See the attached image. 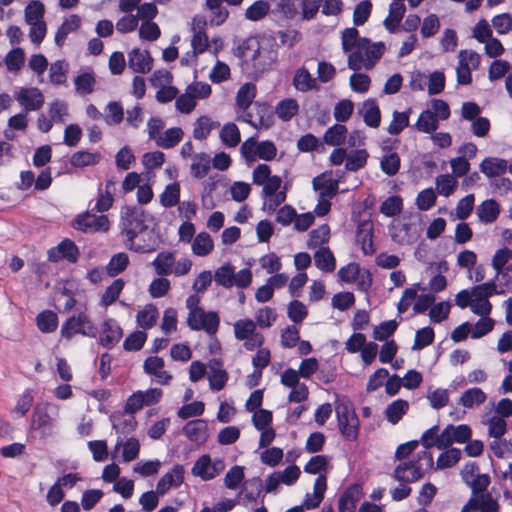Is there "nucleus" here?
<instances>
[{"instance_id": "obj_1", "label": "nucleus", "mask_w": 512, "mask_h": 512, "mask_svg": "<svg viewBox=\"0 0 512 512\" xmlns=\"http://www.w3.org/2000/svg\"><path fill=\"white\" fill-rule=\"evenodd\" d=\"M342 49L348 54V67L358 71L371 69L385 52L383 42L372 43L365 37H359L356 28H346L342 32Z\"/></svg>"}, {"instance_id": "obj_2", "label": "nucleus", "mask_w": 512, "mask_h": 512, "mask_svg": "<svg viewBox=\"0 0 512 512\" xmlns=\"http://www.w3.org/2000/svg\"><path fill=\"white\" fill-rule=\"evenodd\" d=\"M149 215L139 206H124L120 212L119 229L127 249L137 253H150L155 250L154 243L137 242L136 238L148 229Z\"/></svg>"}, {"instance_id": "obj_3", "label": "nucleus", "mask_w": 512, "mask_h": 512, "mask_svg": "<svg viewBox=\"0 0 512 512\" xmlns=\"http://www.w3.org/2000/svg\"><path fill=\"white\" fill-rule=\"evenodd\" d=\"M252 182L254 185L261 186V198L263 200V210L273 213L286 201L287 189L282 188V178L278 175H272L270 166L267 164H258L252 172Z\"/></svg>"}, {"instance_id": "obj_4", "label": "nucleus", "mask_w": 512, "mask_h": 512, "mask_svg": "<svg viewBox=\"0 0 512 512\" xmlns=\"http://www.w3.org/2000/svg\"><path fill=\"white\" fill-rule=\"evenodd\" d=\"M494 295H504L497 283L492 280L486 283L473 286L471 289H463L455 296V304L461 309L470 310L481 317L488 316L492 311V304L489 298Z\"/></svg>"}, {"instance_id": "obj_5", "label": "nucleus", "mask_w": 512, "mask_h": 512, "mask_svg": "<svg viewBox=\"0 0 512 512\" xmlns=\"http://www.w3.org/2000/svg\"><path fill=\"white\" fill-rule=\"evenodd\" d=\"M433 464L432 454L424 450L418 452L412 459L399 463L394 470L393 477L404 483L415 482L422 478L433 467Z\"/></svg>"}, {"instance_id": "obj_6", "label": "nucleus", "mask_w": 512, "mask_h": 512, "mask_svg": "<svg viewBox=\"0 0 512 512\" xmlns=\"http://www.w3.org/2000/svg\"><path fill=\"white\" fill-rule=\"evenodd\" d=\"M335 412L341 435L346 440H356L359 435V419L351 401L346 398L337 399Z\"/></svg>"}, {"instance_id": "obj_7", "label": "nucleus", "mask_w": 512, "mask_h": 512, "mask_svg": "<svg viewBox=\"0 0 512 512\" xmlns=\"http://www.w3.org/2000/svg\"><path fill=\"white\" fill-rule=\"evenodd\" d=\"M253 275L249 268H243L237 273L234 267L227 263L215 270L214 280L217 285L229 289L233 286L245 289L252 283Z\"/></svg>"}, {"instance_id": "obj_8", "label": "nucleus", "mask_w": 512, "mask_h": 512, "mask_svg": "<svg viewBox=\"0 0 512 512\" xmlns=\"http://www.w3.org/2000/svg\"><path fill=\"white\" fill-rule=\"evenodd\" d=\"M60 333L67 340H70L75 334L94 338L97 335V327L86 310H84L69 317L62 324Z\"/></svg>"}, {"instance_id": "obj_9", "label": "nucleus", "mask_w": 512, "mask_h": 512, "mask_svg": "<svg viewBox=\"0 0 512 512\" xmlns=\"http://www.w3.org/2000/svg\"><path fill=\"white\" fill-rule=\"evenodd\" d=\"M234 336L243 341V346L248 351H254L262 347L264 336L257 332L256 323L249 318L239 319L233 324Z\"/></svg>"}, {"instance_id": "obj_10", "label": "nucleus", "mask_w": 512, "mask_h": 512, "mask_svg": "<svg viewBox=\"0 0 512 512\" xmlns=\"http://www.w3.org/2000/svg\"><path fill=\"white\" fill-rule=\"evenodd\" d=\"M187 325L191 330L215 335L219 329L220 317L215 311L197 310L193 314H188Z\"/></svg>"}, {"instance_id": "obj_11", "label": "nucleus", "mask_w": 512, "mask_h": 512, "mask_svg": "<svg viewBox=\"0 0 512 512\" xmlns=\"http://www.w3.org/2000/svg\"><path fill=\"white\" fill-rule=\"evenodd\" d=\"M73 226L84 233L107 232L110 229V220L104 214L96 215L86 211L75 218Z\"/></svg>"}, {"instance_id": "obj_12", "label": "nucleus", "mask_w": 512, "mask_h": 512, "mask_svg": "<svg viewBox=\"0 0 512 512\" xmlns=\"http://www.w3.org/2000/svg\"><path fill=\"white\" fill-rule=\"evenodd\" d=\"M225 469V462L221 458L212 459L209 455H202L193 465L192 474L204 481L214 479Z\"/></svg>"}, {"instance_id": "obj_13", "label": "nucleus", "mask_w": 512, "mask_h": 512, "mask_svg": "<svg viewBox=\"0 0 512 512\" xmlns=\"http://www.w3.org/2000/svg\"><path fill=\"white\" fill-rule=\"evenodd\" d=\"M207 19L202 15H195L192 18L190 29L193 33L191 38L192 50L199 54L204 53L209 47V39L206 34Z\"/></svg>"}, {"instance_id": "obj_14", "label": "nucleus", "mask_w": 512, "mask_h": 512, "mask_svg": "<svg viewBox=\"0 0 512 512\" xmlns=\"http://www.w3.org/2000/svg\"><path fill=\"white\" fill-rule=\"evenodd\" d=\"M15 99L26 111H37L44 105V95L36 87H21L15 93Z\"/></svg>"}, {"instance_id": "obj_15", "label": "nucleus", "mask_w": 512, "mask_h": 512, "mask_svg": "<svg viewBox=\"0 0 512 512\" xmlns=\"http://www.w3.org/2000/svg\"><path fill=\"white\" fill-rule=\"evenodd\" d=\"M185 479V469L181 464H176L170 471L165 473L157 482V493L164 496L170 489L179 488Z\"/></svg>"}, {"instance_id": "obj_16", "label": "nucleus", "mask_w": 512, "mask_h": 512, "mask_svg": "<svg viewBox=\"0 0 512 512\" xmlns=\"http://www.w3.org/2000/svg\"><path fill=\"white\" fill-rule=\"evenodd\" d=\"M140 453V442L134 437L123 439L118 437L112 452V458L115 459L120 455L122 462L128 463L136 460Z\"/></svg>"}, {"instance_id": "obj_17", "label": "nucleus", "mask_w": 512, "mask_h": 512, "mask_svg": "<svg viewBox=\"0 0 512 512\" xmlns=\"http://www.w3.org/2000/svg\"><path fill=\"white\" fill-rule=\"evenodd\" d=\"M472 436L471 428L466 424L448 425L441 432V446L450 447L453 443L463 444L470 440Z\"/></svg>"}, {"instance_id": "obj_18", "label": "nucleus", "mask_w": 512, "mask_h": 512, "mask_svg": "<svg viewBox=\"0 0 512 512\" xmlns=\"http://www.w3.org/2000/svg\"><path fill=\"white\" fill-rule=\"evenodd\" d=\"M312 184L319 197L332 199L338 193L339 179L333 178L332 171L316 176Z\"/></svg>"}, {"instance_id": "obj_19", "label": "nucleus", "mask_w": 512, "mask_h": 512, "mask_svg": "<svg viewBox=\"0 0 512 512\" xmlns=\"http://www.w3.org/2000/svg\"><path fill=\"white\" fill-rule=\"evenodd\" d=\"M128 65L133 72L146 74L153 67V58L148 50L134 48L128 53Z\"/></svg>"}, {"instance_id": "obj_20", "label": "nucleus", "mask_w": 512, "mask_h": 512, "mask_svg": "<svg viewBox=\"0 0 512 512\" xmlns=\"http://www.w3.org/2000/svg\"><path fill=\"white\" fill-rule=\"evenodd\" d=\"M79 251L75 243L69 239H64L56 247L48 251L50 261L58 262L66 259L71 263H75L78 259Z\"/></svg>"}, {"instance_id": "obj_21", "label": "nucleus", "mask_w": 512, "mask_h": 512, "mask_svg": "<svg viewBox=\"0 0 512 512\" xmlns=\"http://www.w3.org/2000/svg\"><path fill=\"white\" fill-rule=\"evenodd\" d=\"M122 334L121 327L114 319H106L101 326L99 342L102 346L110 349L120 341Z\"/></svg>"}, {"instance_id": "obj_22", "label": "nucleus", "mask_w": 512, "mask_h": 512, "mask_svg": "<svg viewBox=\"0 0 512 512\" xmlns=\"http://www.w3.org/2000/svg\"><path fill=\"white\" fill-rule=\"evenodd\" d=\"M479 170L487 178H497L506 173L508 161L499 157H486L479 164Z\"/></svg>"}, {"instance_id": "obj_23", "label": "nucleus", "mask_w": 512, "mask_h": 512, "mask_svg": "<svg viewBox=\"0 0 512 512\" xmlns=\"http://www.w3.org/2000/svg\"><path fill=\"white\" fill-rule=\"evenodd\" d=\"M292 85L297 91L303 93L319 89L318 80L304 66L295 71Z\"/></svg>"}, {"instance_id": "obj_24", "label": "nucleus", "mask_w": 512, "mask_h": 512, "mask_svg": "<svg viewBox=\"0 0 512 512\" xmlns=\"http://www.w3.org/2000/svg\"><path fill=\"white\" fill-rule=\"evenodd\" d=\"M144 371L155 377L156 381L159 384L165 385L167 384L172 376L164 368V360L158 356L148 357L144 361Z\"/></svg>"}, {"instance_id": "obj_25", "label": "nucleus", "mask_w": 512, "mask_h": 512, "mask_svg": "<svg viewBox=\"0 0 512 512\" xmlns=\"http://www.w3.org/2000/svg\"><path fill=\"white\" fill-rule=\"evenodd\" d=\"M327 489V478L325 475H320L316 478L313 485V493H307L306 497L300 507L308 510L314 509L320 505L324 498Z\"/></svg>"}, {"instance_id": "obj_26", "label": "nucleus", "mask_w": 512, "mask_h": 512, "mask_svg": "<svg viewBox=\"0 0 512 512\" xmlns=\"http://www.w3.org/2000/svg\"><path fill=\"white\" fill-rule=\"evenodd\" d=\"M362 497V488L358 484L350 485L340 496L339 512H355L356 504Z\"/></svg>"}, {"instance_id": "obj_27", "label": "nucleus", "mask_w": 512, "mask_h": 512, "mask_svg": "<svg viewBox=\"0 0 512 512\" xmlns=\"http://www.w3.org/2000/svg\"><path fill=\"white\" fill-rule=\"evenodd\" d=\"M406 6L402 1H394L389 5V13L385 18L383 25L390 32L395 33L405 15Z\"/></svg>"}, {"instance_id": "obj_28", "label": "nucleus", "mask_w": 512, "mask_h": 512, "mask_svg": "<svg viewBox=\"0 0 512 512\" xmlns=\"http://www.w3.org/2000/svg\"><path fill=\"white\" fill-rule=\"evenodd\" d=\"M184 435L192 442L202 444L207 440V423L202 419L192 420L183 428Z\"/></svg>"}, {"instance_id": "obj_29", "label": "nucleus", "mask_w": 512, "mask_h": 512, "mask_svg": "<svg viewBox=\"0 0 512 512\" xmlns=\"http://www.w3.org/2000/svg\"><path fill=\"white\" fill-rule=\"evenodd\" d=\"M467 504L474 512L476 510H479V512H499L497 500L488 492L471 497Z\"/></svg>"}, {"instance_id": "obj_30", "label": "nucleus", "mask_w": 512, "mask_h": 512, "mask_svg": "<svg viewBox=\"0 0 512 512\" xmlns=\"http://www.w3.org/2000/svg\"><path fill=\"white\" fill-rule=\"evenodd\" d=\"M487 399V394L479 387L465 390L458 400V404L466 409L480 407Z\"/></svg>"}, {"instance_id": "obj_31", "label": "nucleus", "mask_w": 512, "mask_h": 512, "mask_svg": "<svg viewBox=\"0 0 512 512\" xmlns=\"http://www.w3.org/2000/svg\"><path fill=\"white\" fill-rule=\"evenodd\" d=\"M208 381L211 390L220 391L225 387L228 381V373L221 368L219 361L215 360L211 363Z\"/></svg>"}, {"instance_id": "obj_32", "label": "nucleus", "mask_w": 512, "mask_h": 512, "mask_svg": "<svg viewBox=\"0 0 512 512\" xmlns=\"http://www.w3.org/2000/svg\"><path fill=\"white\" fill-rule=\"evenodd\" d=\"M213 249V239L207 232L198 233L191 243V250L193 254L199 257H205L209 255L213 251Z\"/></svg>"}, {"instance_id": "obj_33", "label": "nucleus", "mask_w": 512, "mask_h": 512, "mask_svg": "<svg viewBox=\"0 0 512 512\" xmlns=\"http://www.w3.org/2000/svg\"><path fill=\"white\" fill-rule=\"evenodd\" d=\"M360 114L363 116L364 122L366 125L376 128L380 124L381 114L380 109L373 99H368L363 102L362 107L359 110Z\"/></svg>"}, {"instance_id": "obj_34", "label": "nucleus", "mask_w": 512, "mask_h": 512, "mask_svg": "<svg viewBox=\"0 0 512 512\" xmlns=\"http://www.w3.org/2000/svg\"><path fill=\"white\" fill-rule=\"evenodd\" d=\"M314 263L323 272H332L336 268V259L328 247H320L316 250Z\"/></svg>"}, {"instance_id": "obj_35", "label": "nucleus", "mask_w": 512, "mask_h": 512, "mask_svg": "<svg viewBox=\"0 0 512 512\" xmlns=\"http://www.w3.org/2000/svg\"><path fill=\"white\" fill-rule=\"evenodd\" d=\"M175 265V256L171 252H161L152 261V266L159 276H167L172 274Z\"/></svg>"}, {"instance_id": "obj_36", "label": "nucleus", "mask_w": 512, "mask_h": 512, "mask_svg": "<svg viewBox=\"0 0 512 512\" xmlns=\"http://www.w3.org/2000/svg\"><path fill=\"white\" fill-rule=\"evenodd\" d=\"M180 184L175 181L165 186L163 192L159 195V202L164 208H171L180 202Z\"/></svg>"}, {"instance_id": "obj_37", "label": "nucleus", "mask_w": 512, "mask_h": 512, "mask_svg": "<svg viewBox=\"0 0 512 512\" xmlns=\"http://www.w3.org/2000/svg\"><path fill=\"white\" fill-rule=\"evenodd\" d=\"M409 409V403L403 399L394 400L385 409V417L392 425L397 424L402 417L407 413Z\"/></svg>"}, {"instance_id": "obj_38", "label": "nucleus", "mask_w": 512, "mask_h": 512, "mask_svg": "<svg viewBox=\"0 0 512 512\" xmlns=\"http://www.w3.org/2000/svg\"><path fill=\"white\" fill-rule=\"evenodd\" d=\"M184 132L180 127L169 128L157 137L155 144L163 149L175 147L183 138Z\"/></svg>"}, {"instance_id": "obj_39", "label": "nucleus", "mask_w": 512, "mask_h": 512, "mask_svg": "<svg viewBox=\"0 0 512 512\" xmlns=\"http://www.w3.org/2000/svg\"><path fill=\"white\" fill-rule=\"evenodd\" d=\"M499 212V205L493 199L485 200L477 207L478 218L483 223L494 222L497 219Z\"/></svg>"}, {"instance_id": "obj_40", "label": "nucleus", "mask_w": 512, "mask_h": 512, "mask_svg": "<svg viewBox=\"0 0 512 512\" xmlns=\"http://www.w3.org/2000/svg\"><path fill=\"white\" fill-rule=\"evenodd\" d=\"M256 97V86L252 83L243 84L236 95V104L245 113Z\"/></svg>"}, {"instance_id": "obj_41", "label": "nucleus", "mask_w": 512, "mask_h": 512, "mask_svg": "<svg viewBox=\"0 0 512 512\" xmlns=\"http://www.w3.org/2000/svg\"><path fill=\"white\" fill-rule=\"evenodd\" d=\"M462 451L459 448H445L436 460V469H446L455 466L461 459Z\"/></svg>"}, {"instance_id": "obj_42", "label": "nucleus", "mask_w": 512, "mask_h": 512, "mask_svg": "<svg viewBox=\"0 0 512 512\" xmlns=\"http://www.w3.org/2000/svg\"><path fill=\"white\" fill-rule=\"evenodd\" d=\"M415 127L420 132L431 134L438 129L439 120L433 112L427 109L420 113Z\"/></svg>"}, {"instance_id": "obj_43", "label": "nucleus", "mask_w": 512, "mask_h": 512, "mask_svg": "<svg viewBox=\"0 0 512 512\" xmlns=\"http://www.w3.org/2000/svg\"><path fill=\"white\" fill-rule=\"evenodd\" d=\"M332 467L329 463V458L326 455H316L310 458V460L304 466V471L308 474L325 475V473Z\"/></svg>"}, {"instance_id": "obj_44", "label": "nucleus", "mask_w": 512, "mask_h": 512, "mask_svg": "<svg viewBox=\"0 0 512 512\" xmlns=\"http://www.w3.org/2000/svg\"><path fill=\"white\" fill-rule=\"evenodd\" d=\"M369 154L365 149H356L348 153V157L345 163V169L347 171L356 172L364 168L367 164Z\"/></svg>"}, {"instance_id": "obj_45", "label": "nucleus", "mask_w": 512, "mask_h": 512, "mask_svg": "<svg viewBox=\"0 0 512 512\" xmlns=\"http://www.w3.org/2000/svg\"><path fill=\"white\" fill-rule=\"evenodd\" d=\"M159 316L158 309L153 304H147L142 310L137 313V323L143 329L153 327Z\"/></svg>"}, {"instance_id": "obj_46", "label": "nucleus", "mask_w": 512, "mask_h": 512, "mask_svg": "<svg viewBox=\"0 0 512 512\" xmlns=\"http://www.w3.org/2000/svg\"><path fill=\"white\" fill-rule=\"evenodd\" d=\"M69 65L65 60H57L49 67V80L54 85L66 83Z\"/></svg>"}, {"instance_id": "obj_47", "label": "nucleus", "mask_w": 512, "mask_h": 512, "mask_svg": "<svg viewBox=\"0 0 512 512\" xmlns=\"http://www.w3.org/2000/svg\"><path fill=\"white\" fill-rule=\"evenodd\" d=\"M45 6L37 0H33L25 7L24 18L27 24L40 23L44 21Z\"/></svg>"}, {"instance_id": "obj_48", "label": "nucleus", "mask_w": 512, "mask_h": 512, "mask_svg": "<svg viewBox=\"0 0 512 512\" xmlns=\"http://www.w3.org/2000/svg\"><path fill=\"white\" fill-rule=\"evenodd\" d=\"M38 329L43 333H51L57 329L58 316L50 310H45L38 314L36 318Z\"/></svg>"}, {"instance_id": "obj_49", "label": "nucleus", "mask_w": 512, "mask_h": 512, "mask_svg": "<svg viewBox=\"0 0 512 512\" xmlns=\"http://www.w3.org/2000/svg\"><path fill=\"white\" fill-rule=\"evenodd\" d=\"M75 90L79 95H88L94 91L96 84L95 75L93 72H84L78 75L75 80Z\"/></svg>"}, {"instance_id": "obj_50", "label": "nucleus", "mask_w": 512, "mask_h": 512, "mask_svg": "<svg viewBox=\"0 0 512 512\" xmlns=\"http://www.w3.org/2000/svg\"><path fill=\"white\" fill-rule=\"evenodd\" d=\"M101 160L100 153H92L89 151H77L72 154L70 163L74 167H85L98 164Z\"/></svg>"}, {"instance_id": "obj_51", "label": "nucleus", "mask_w": 512, "mask_h": 512, "mask_svg": "<svg viewBox=\"0 0 512 512\" xmlns=\"http://www.w3.org/2000/svg\"><path fill=\"white\" fill-rule=\"evenodd\" d=\"M347 137V128L342 124H335L324 134V141L330 146H340Z\"/></svg>"}, {"instance_id": "obj_52", "label": "nucleus", "mask_w": 512, "mask_h": 512, "mask_svg": "<svg viewBox=\"0 0 512 512\" xmlns=\"http://www.w3.org/2000/svg\"><path fill=\"white\" fill-rule=\"evenodd\" d=\"M211 167L210 157L205 153H200L194 156L191 164V174L198 179L204 178Z\"/></svg>"}, {"instance_id": "obj_53", "label": "nucleus", "mask_w": 512, "mask_h": 512, "mask_svg": "<svg viewBox=\"0 0 512 512\" xmlns=\"http://www.w3.org/2000/svg\"><path fill=\"white\" fill-rule=\"evenodd\" d=\"M330 239V228L327 224H323L316 229H313L309 234L307 246L309 248L324 247Z\"/></svg>"}, {"instance_id": "obj_54", "label": "nucleus", "mask_w": 512, "mask_h": 512, "mask_svg": "<svg viewBox=\"0 0 512 512\" xmlns=\"http://www.w3.org/2000/svg\"><path fill=\"white\" fill-rule=\"evenodd\" d=\"M271 6L266 0H257L245 11V18L250 21L262 20L270 11Z\"/></svg>"}, {"instance_id": "obj_55", "label": "nucleus", "mask_w": 512, "mask_h": 512, "mask_svg": "<svg viewBox=\"0 0 512 512\" xmlns=\"http://www.w3.org/2000/svg\"><path fill=\"white\" fill-rule=\"evenodd\" d=\"M437 192L444 197H449L457 188V180L451 174H442L436 177Z\"/></svg>"}, {"instance_id": "obj_56", "label": "nucleus", "mask_w": 512, "mask_h": 512, "mask_svg": "<svg viewBox=\"0 0 512 512\" xmlns=\"http://www.w3.org/2000/svg\"><path fill=\"white\" fill-rule=\"evenodd\" d=\"M299 110L298 102L293 98L280 101L276 106V114L283 121H289Z\"/></svg>"}, {"instance_id": "obj_57", "label": "nucleus", "mask_w": 512, "mask_h": 512, "mask_svg": "<svg viewBox=\"0 0 512 512\" xmlns=\"http://www.w3.org/2000/svg\"><path fill=\"white\" fill-rule=\"evenodd\" d=\"M220 138L223 144L228 147H235L240 143L241 136L240 131L236 124L227 123L220 131Z\"/></svg>"}, {"instance_id": "obj_58", "label": "nucleus", "mask_w": 512, "mask_h": 512, "mask_svg": "<svg viewBox=\"0 0 512 512\" xmlns=\"http://www.w3.org/2000/svg\"><path fill=\"white\" fill-rule=\"evenodd\" d=\"M256 355L252 358V365L254 367L253 376H257V378L262 377V371L266 368L271 359V354L269 349L267 348H257Z\"/></svg>"}, {"instance_id": "obj_59", "label": "nucleus", "mask_w": 512, "mask_h": 512, "mask_svg": "<svg viewBox=\"0 0 512 512\" xmlns=\"http://www.w3.org/2000/svg\"><path fill=\"white\" fill-rule=\"evenodd\" d=\"M381 170L389 175H395L400 168V157L396 152H387L383 155L380 161Z\"/></svg>"}, {"instance_id": "obj_60", "label": "nucleus", "mask_w": 512, "mask_h": 512, "mask_svg": "<svg viewBox=\"0 0 512 512\" xmlns=\"http://www.w3.org/2000/svg\"><path fill=\"white\" fill-rule=\"evenodd\" d=\"M402 209L403 200L400 196L397 195L388 197L380 205V212L387 217L398 215Z\"/></svg>"}, {"instance_id": "obj_61", "label": "nucleus", "mask_w": 512, "mask_h": 512, "mask_svg": "<svg viewBox=\"0 0 512 512\" xmlns=\"http://www.w3.org/2000/svg\"><path fill=\"white\" fill-rule=\"evenodd\" d=\"M48 113L54 123H64L68 116V104L56 99L49 104Z\"/></svg>"}, {"instance_id": "obj_62", "label": "nucleus", "mask_w": 512, "mask_h": 512, "mask_svg": "<svg viewBox=\"0 0 512 512\" xmlns=\"http://www.w3.org/2000/svg\"><path fill=\"white\" fill-rule=\"evenodd\" d=\"M409 125V111L406 112H398L394 111L392 116V121L387 127V132L390 135H398L402 132L404 128Z\"/></svg>"}, {"instance_id": "obj_63", "label": "nucleus", "mask_w": 512, "mask_h": 512, "mask_svg": "<svg viewBox=\"0 0 512 512\" xmlns=\"http://www.w3.org/2000/svg\"><path fill=\"white\" fill-rule=\"evenodd\" d=\"M129 264V257L126 253L120 252L112 256L108 265L107 272L110 276H116L123 272Z\"/></svg>"}, {"instance_id": "obj_64", "label": "nucleus", "mask_w": 512, "mask_h": 512, "mask_svg": "<svg viewBox=\"0 0 512 512\" xmlns=\"http://www.w3.org/2000/svg\"><path fill=\"white\" fill-rule=\"evenodd\" d=\"M512 259V250L507 247H503L498 249L491 261V266L494 269L495 273L502 272L503 268H506L508 262Z\"/></svg>"}]
</instances>
